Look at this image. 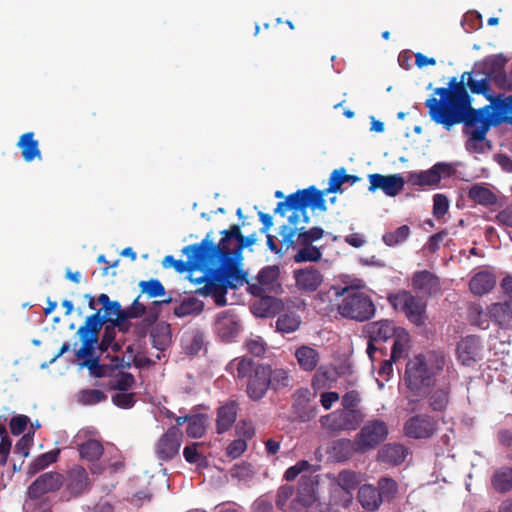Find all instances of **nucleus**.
Segmentation results:
<instances>
[{
	"label": "nucleus",
	"instance_id": "1",
	"mask_svg": "<svg viewBox=\"0 0 512 512\" xmlns=\"http://www.w3.org/2000/svg\"><path fill=\"white\" fill-rule=\"evenodd\" d=\"M182 253L186 261L167 255L162 260L163 268L189 273L190 282L198 286L197 294L210 296L218 306H224V236L214 244L208 233L200 243L185 246Z\"/></svg>",
	"mask_w": 512,
	"mask_h": 512
},
{
	"label": "nucleus",
	"instance_id": "2",
	"mask_svg": "<svg viewBox=\"0 0 512 512\" xmlns=\"http://www.w3.org/2000/svg\"><path fill=\"white\" fill-rule=\"evenodd\" d=\"M255 243V234L244 236L239 225H231L226 230V289H237L247 284V290L254 296L277 292L279 269L275 266L263 268L257 277V283H249V272L244 268L243 249Z\"/></svg>",
	"mask_w": 512,
	"mask_h": 512
},
{
	"label": "nucleus",
	"instance_id": "3",
	"mask_svg": "<svg viewBox=\"0 0 512 512\" xmlns=\"http://www.w3.org/2000/svg\"><path fill=\"white\" fill-rule=\"evenodd\" d=\"M329 193L330 192H326V189L319 191L310 187L289 195L285 201L277 204L276 212L284 215L288 211H291V214L288 216L289 226H284L281 232L285 242L292 243L296 231L303 228L298 227V225L308 222V216L306 213V208L308 206L313 210H326L324 197Z\"/></svg>",
	"mask_w": 512,
	"mask_h": 512
},
{
	"label": "nucleus",
	"instance_id": "4",
	"mask_svg": "<svg viewBox=\"0 0 512 512\" xmlns=\"http://www.w3.org/2000/svg\"><path fill=\"white\" fill-rule=\"evenodd\" d=\"M435 94L440 98H430L426 101L429 114L433 121L450 129L460 123L465 112L469 97L462 85H456L452 89L437 88Z\"/></svg>",
	"mask_w": 512,
	"mask_h": 512
},
{
	"label": "nucleus",
	"instance_id": "5",
	"mask_svg": "<svg viewBox=\"0 0 512 512\" xmlns=\"http://www.w3.org/2000/svg\"><path fill=\"white\" fill-rule=\"evenodd\" d=\"M445 358L439 352H427L410 359L406 365L405 382L414 396L427 394L435 376L443 370Z\"/></svg>",
	"mask_w": 512,
	"mask_h": 512
},
{
	"label": "nucleus",
	"instance_id": "6",
	"mask_svg": "<svg viewBox=\"0 0 512 512\" xmlns=\"http://www.w3.org/2000/svg\"><path fill=\"white\" fill-rule=\"evenodd\" d=\"M338 312L346 318L365 321L372 317L375 307L372 300L362 291L353 287L335 289Z\"/></svg>",
	"mask_w": 512,
	"mask_h": 512
},
{
	"label": "nucleus",
	"instance_id": "7",
	"mask_svg": "<svg viewBox=\"0 0 512 512\" xmlns=\"http://www.w3.org/2000/svg\"><path fill=\"white\" fill-rule=\"evenodd\" d=\"M292 495V487L282 486L277 494L278 507L290 512H307L308 508L318 499L313 482H301L296 496L288 503Z\"/></svg>",
	"mask_w": 512,
	"mask_h": 512
},
{
	"label": "nucleus",
	"instance_id": "8",
	"mask_svg": "<svg viewBox=\"0 0 512 512\" xmlns=\"http://www.w3.org/2000/svg\"><path fill=\"white\" fill-rule=\"evenodd\" d=\"M97 302L102 305V308L86 318L87 325L100 331L105 323H112L122 332L128 330L127 326L124 327V320H120L123 309L118 301H112L107 294L102 293L98 296Z\"/></svg>",
	"mask_w": 512,
	"mask_h": 512
},
{
	"label": "nucleus",
	"instance_id": "9",
	"mask_svg": "<svg viewBox=\"0 0 512 512\" xmlns=\"http://www.w3.org/2000/svg\"><path fill=\"white\" fill-rule=\"evenodd\" d=\"M395 310L403 312L415 325H423L426 320V303L410 292L401 291L388 297Z\"/></svg>",
	"mask_w": 512,
	"mask_h": 512
},
{
	"label": "nucleus",
	"instance_id": "10",
	"mask_svg": "<svg viewBox=\"0 0 512 512\" xmlns=\"http://www.w3.org/2000/svg\"><path fill=\"white\" fill-rule=\"evenodd\" d=\"M388 435V428L381 420H372L367 422L357 435L355 440V450L364 452L366 450L375 448Z\"/></svg>",
	"mask_w": 512,
	"mask_h": 512
},
{
	"label": "nucleus",
	"instance_id": "11",
	"mask_svg": "<svg viewBox=\"0 0 512 512\" xmlns=\"http://www.w3.org/2000/svg\"><path fill=\"white\" fill-rule=\"evenodd\" d=\"M501 287L506 295L504 303H494L488 306L490 319L502 327L512 325V276L502 280Z\"/></svg>",
	"mask_w": 512,
	"mask_h": 512
},
{
	"label": "nucleus",
	"instance_id": "12",
	"mask_svg": "<svg viewBox=\"0 0 512 512\" xmlns=\"http://www.w3.org/2000/svg\"><path fill=\"white\" fill-rule=\"evenodd\" d=\"M455 173V167L446 162H438L430 169L420 172H410L408 181L413 185L435 186L442 178L450 177Z\"/></svg>",
	"mask_w": 512,
	"mask_h": 512
},
{
	"label": "nucleus",
	"instance_id": "13",
	"mask_svg": "<svg viewBox=\"0 0 512 512\" xmlns=\"http://www.w3.org/2000/svg\"><path fill=\"white\" fill-rule=\"evenodd\" d=\"M401 328L389 320H380L367 324L364 331L369 338L367 347L369 357L372 359L373 353L377 350L375 343L386 342L388 339L393 338Z\"/></svg>",
	"mask_w": 512,
	"mask_h": 512
},
{
	"label": "nucleus",
	"instance_id": "14",
	"mask_svg": "<svg viewBox=\"0 0 512 512\" xmlns=\"http://www.w3.org/2000/svg\"><path fill=\"white\" fill-rule=\"evenodd\" d=\"M64 482V477L61 473L50 471L41 474L36 478L28 487V497L30 499H39L43 495L58 491Z\"/></svg>",
	"mask_w": 512,
	"mask_h": 512
},
{
	"label": "nucleus",
	"instance_id": "15",
	"mask_svg": "<svg viewBox=\"0 0 512 512\" xmlns=\"http://www.w3.org/2000/svg\"><path fill=\"white\" fill-rule=\"evenodd\" d=\"M182 432L178 427H170L156 444V455L162 461H169L179 453Z\"/></svg>",
	"mask_w": 512,
	"mask_h": 512
},
{
	"label": "nucleus",
	"instance_id": "16",
	"mask_svg": "<svg viewBox=\"0 0 512 512\" xmlns=\"http://www.w3.org/2000/svg\"><path fill=\"white\" fill-rule=\"evenodd\" d=\"M370 192L382 190L387 196L394 197L398 195L405 185V180L400 174L382 175L370 174L368 175Z\"/></svg>",
	"mask_w": 512,
	"mask_h": 512
},
{
	"label": "nucleus",
	"instance_id": "17",
	"mask_svg": "<svg viewBox=\"0 0 512 512\" xmlns=\"http://www.w3.org/2000/svg\"><path fill=\"white\" fill-rule=\"evenodd\" d=\"M485 108L486 121L493 125L506 122L512 124V96L496 98L491 105Z\"/></svg>",
	"mask_w": 512,
	"mask_h": 512
},
{
	"label": "nucleus",
	"instance_id": "18",
	"mask_svg": "<svg viewBox=\"0 0 512 512\" xmlns=\"http://www.w3.org/2000/svg\"><path fill=\"white\" fill-rule=\"evenodd\" d=\"M269 365H258L250 375L247 384V393L253 400H259L266 394L269 383Z\"/></svg>",
	"mask_w": 512,
	"mask_h": 512
},
{
	"label": "nucleus",
	"instance_id": "19",
	"mask_svg": "<svg viewBox=\"0 0 512 512\" xmlns=\"http://www.w3.org/2000/svg\"><path fill=\"white\" fill-rule=\"evenodd\" d=\"M404 430L409 437L428 438L434 434L436 423L429 417L415 416L405 423Z\"/></svg>",
	"mask_w": 512,
	"mask_h": 512
},
{
	"label": "nucleus",
	"instance_id": "20",
	"mask_svg": "<svg viewBox=\"0 0 512 512\" xmlns=\"http://www.w3.org/2000/svg\"><path fill=\"white\" fill-rule=\"evenodd\" d=\"M99 330H95L90 325L84 322L78 329V335L80 336L82 346L75 352V356L78 359H87L94 357L95 345L98 342Z\"/></svg>",
	"mask_w": 512,
	"mask_h": 512
},
{
	"label": "nucleus",
	"instance_id": "21",
	"mask_svg": "<svg viewBox=\"0 0 512 512\" xmlns=\"http://www.w3.org/2000/svg\"><path fill=\"white\" fill-rule=\"evenodd\" d=\"M481 349L479 338L468 336L461 340L457 346L458 359L463 365L469 366L479 359Z\"/></svg>",
	"mask_w": 512,
	"mask_h": 512
},
{
	"label": "nucleus",
	"instance_id": "22",
	"mask_svg": "<svg viewBox=\"0 0 512 512\" xmlns=\"http://www.w3.org/2000/svg\"><path fill=\"white\" fill-rule=\"evenodd\" d=\"M296 285L300 290L313 292L323 281L322 274L313 267H307L294 272Z\"/></svg>",
	"mask_w": 512,
	"mask_h": 512
},
{
	"label": "nucleus",
	"instance_id": "23",
	"mask_svg": "<svg viewBox=\"0 0 512 512\" xmlns=\"http://www.w3.org/2000/svg\"><path fill=\"white\" fill-rule=\"evenodd\" d=\"M355 417L354 411H336L321 418L323 427L329 430L338 431L353 429L351 420Z\"/></svg>",
	"mask_w": 512,
	"mask_h": 512
},
{
	"label": "nucleus",
	"instance_id": "24",
	"mask_svg": "<svg viewBox=\"0 0 512 512\" xmlns=\"http://www.w3.org/2000/svg\"><path fill=\"white\" fill-rule=\"evenodd\" d=\"M259 297L260 299L251 305V312L256 317H273L282 310L283 304L279 299L264 295Z\"/></svg>",
	"mask_w": 512,
	"mask_h": 512
},
{
	"label": "nucleus",
	"instance_id": "25",
	"mask_svg": "<svg viewBox=\"0 0 512 512\" xmlns=\"http://www.w3.org/2000/svg\"><path fill=\"white\" fill-rule=\"evenodd\" d=\"M17 147L21 150L22 158L26 162H32L35 159H42L39 142L35 139L34 132L22 134L17 142Z\"/></svg>",
	"mask_w": 512,
	"mask_h": 512
},
{
	"label": "nucleus",
	"instance_id": "26",
	"mask_svg": "<svg viewBox=\"0 0 512 512\" xmlns=\"http://www.w3.org/2000/svg\"><path fill=\"white\" fill-rule=\"evenodd\" d=\"M496 285V276L488 270L477 272L470 280L469 287L473 294L484 295Z\"/></svg>",
	"mask_w": 512,
	"mask_h": 512
},
{
	"label": "nucleus",
	"instance_id": "27",
	"mask_svg": "<svg viewBox=\"0 0 512 512\" xmlns=\"http://www.w3.org/2000/svg\"><path fill=\"white\" fill-rule=\"evenodd\" d=\"M413 288L423 294L432 295L439 288V279L429 271H418L412 278Z\"/></svg>",
	"mask_w": 512,
	"mask_h": 512
},
{
	"label": "nucleus",
	"instance_id": "28",
	"mask_svg": "<svg viewBox=\"0 0 512 512\" xmlns=\"http://www.w3.org/2000/svg\"><path fill=\"white\" fill-rule=\"evenodd\" d=\"M468 197L476 204L490 207L498 202L496 193L485 184H474L468 190Z\"/></svg>",
	"mask_w": 512,
	"mask_h": 512
},
{
	"label": "nucleus",
	"instance_id": "29",
	"mask_svg": "<svg viewBox=\"0 0 512 512\" xmlns=\"http://www.w3.org/2000/svg\"><path fill=\"white\" fill-rule=\"evenodd\" d=\"M88 484V473L81 466H75L68 472L67 487L74 495H79L86 489Z\"/></svg>",
	"mask_w": 512,
	"mask_h": 512
},
{
	"label": "nucleus",
	"instance_id": "30",
	"mask_svg": "<svg viewBox=\"0 0 512 512\" xmlns=\"http://www.w3.org/2000/svg\"><path fill=\"white\" fill-rule=\"evenodd\" d=\"M295 357L299 366L304 371L314 370L319 362L318 352L314 348L306 345H302L296 349Z\"/></svg>",
	"mask_w": 512,
	"mask_h": 512
},
{
	"label": "nucleus",
	"instance_id": "31",
	"mask_svg": "<svg viewBox=\"0 0 512 512\" xmlns=\"http://www.w3.org/2000/svg\"><path fill=\"white\" fill-rule=\"evenodd\" d=\"M80 458L88 462H95L103 455L104 448L100 441L89 439L77 445Z\"/></svg>",
	"mask_w": 512,
	"mask_h": 512
},
{
	"label": "nucleus",
	"instance_id": "32",
	"mask_svg": "<svg viewBox=\"0 0 512 512\" xmlns=\"http://www.w3.org/2000/svg\"><path fill=\"white\" fill-rule=\"evenodd\" d=\"M393 339L394 343L391 351V360L396 362L407 356L410 348V335L404 328H401Z\"/></svg>",
	"mask_w": 512,
	"mask_h": 512
},
{
	"label": "nucleus",
	"instance_id": "33",
	"mask_svg": "<svg viewBox=\"0 0 512 512\" xmlns=\"http://www.w3.org/2000/svg\"><path fill=\"white\" fill-rule=\"evenodd\" d=\"M204 310V303L195 297L185 298L179 305L173 309L176 317L197 316Z\"/></svg>",
	"mask_w": 512,
	"mask_h": 512
},
{
	"label": "nucleus",
	"instance_id": "34",
	"mask_svg": "<svg viewBox=\"0 0 512 512\" xmlns=\"http://www.w3.org/2000/svg\"><path fill=\"white\" fill-rule=\"evenodd\" d=\"M60 455V449L45 452L36 457V459L28 466L27 474L33 476L36 473L44 470L49 465L57 462Z\"/></svg>",
	"mask_w": 512,
	"mask_h": 512
},
{
	"label": "nucleus",
	"instance_id": "35",
	"mask_svg": "<svg viewBox=\"0 0 512 512\" xmlns=\"http://www.w3.org/2000/svg\"><path fill=\"white\" fill-rule=\"evenodd\" d=\"M358 181L359 177L347 174L344 168L336 169L330 175L329 186L326 188V192L341 193L343 191L341 186L344 183L350 182L354 184Z\"/></svg>",
	"mask_w": 512,
	"mask_h": 512
},
{
	"label": "nucleus",
	"instance_id": "36",
	"mask_svg": "<svg viewBox=\"0 0 512 512\" xmlns=\"http://www.w3.org/2000/svg\"><path fill=\"white\" fill-rule=\"evenodd\" d=\"M359 502L368 510H375L381 503V494L372 485H363L359 489Z\"/></svg>",
	"mask_w": 512,
	"mask_h": 512
},
{
	"label": "nucleus",
	"instance_id": "37",
	"mask_svg": "<svg viewBox=\"0 0 512 512\" xmlns=\"http://www.w3.org/2000/svg\"><path fill=\"white\" fill-rule=\"evenodd\" d=\"M406 449L400 444H388L379 452V458L383 462L400 464L404 461Z\"/></svg>",
	"mask_w": 512,
	"mask_h": 512
},
{
	"label": "nucleus",
	"instance_id": "38",
	"mask_svg": "<svg viewBox=\"0 0 512 512\" xmlns=\"http://www.w3.org/2000/svg\"><path fill=\"white\" fill-rule=\"evenodd\" d=\"M297 253L294 255L296 263L302 262H317L321 259L322 253L320 248L309 244H299Z\"/></svg>",
	"mask_w": 512,
	"mask_h": 512
},
{
	"label": "nucleus",
	"instance_id": "39",
	"mask_svg": "<svg viewBox=\"0 0 512 512\" xmlns=\"http://www.w3.org/2000/svg\"><path fill=\"white\" fill-rule=\"evenodd\" d=\"M301 318L296 313H285L278 317L276 321L277 331L281 333H293L299 329Z\"/></svg>",
	"mask_w": 512,
	"mask_h": 512
},
{
	"label": "nucleus",
	"instance_id": "40",
	"mask_svg": "<svg viewBox=\"0 0 512 512\" xmlns=\"http://www.w3.org/2000/svg\"><path fill=\"white\" fill-rule=\"evenodd\" d=\"M505 58L502 55H492L482 62V71L486 77H498L505 65Z\"/></svg>",
	"mask_w": 512,
	"mask_h": 512
},
{
	"label": "nucleus",
	"instance_id": "41",
	"mask_svg": "<svg viewBox=\"0 0 512 512\" xmlns=\"http://www.w3.org/2000/svg\"><path fill=\"white\" fill-rule=\"evenodd\" d=\"M492 485L499 492H506L512 488V468H501L492 477Z\"/></svg>",
	"mask_w": 512,
	"mask_h": 512
},
{
	"label": "nucleus",
	"instance_id": "42",
	"mask_svg": "<svg viewBox=\"0 0 512 512\" xmlns=\"http://www.w3.org/2000/svg\"><path fill=\"white\" fill-rule=\"evenodd\" d=\"M269 383L273 389L277 390L289 386L291 382L288 370L280 367L272 368L269 366Z\"/></svg>",
	"mask_w": 512,
	"mask_h": 512
},
{
	"label": "nucleus",
	"instance_id": "43",
	"mask_svg": "<svg viewBox=\"0 0 512 512\" xmlns=\"http://www.w3.org/2000/svg\"><path fill=\"white\" fill-rule=\"evenodd\" d=\"M104 332L102 335V339L99 343V349L102 352L107 351L109 348H111L114 352H117L121 349L120 344L115 342L116 337V331L115 328L117 326H114L112 323H105Z\"/></svg>",
	"mask_w": 512,
	"mask_h": 512
},
{
	"label": "nucleus",
	"instance_id": "44",
	"mask_svg": "<svg viewBox=\"0 0 512 512\" xmlns=\"http://www.w3.org/2000/svg\"><path fill=\"white\" fill-rule=\"evenodd\" d=\"M359 482L360 479L355 472L345 470L340 472L337 477L334 478V482L332 484L353 493Z\"/></svg>",
	"mask_w": 512,
	"mask_h": 512
},
{
	"label": "nucleus",
	"instance_id": "45",
	"mask_svg": "<svg viewBox=\"0 0 512 512\" xmlns=\"http://www.w3.org/2000/svg\"><path fill=\"white\" fill-rule=\"evenodd\" d=\"M206 431V417L202 414L189 417L186 434L191 438H201Z\"/></svg>",
	"mask_w": 512,
	"mask_h": 512
},
{
	"label": "nucleus",
	"instance_id": "46",
	"mask_svg": "<svg viewBox=\"0 0 512 512\" xmlns=\"http://www.w3.org/2000/svg\"><path fill=\"white\" fill-rule=\"evenodd\" d=\"M410 235V228L407 225H402L394 231L386 232L382 236L383 242L387 246H396L403 243Z\"/></svg>",
	"mask_w": 512,
	"mask_h": 512
},
{
	"label": "nucleus",
	"instance_id": "47",
	"mask_svg": "<svg viewBox=\"0 0 512 512\" xmlns=\"http://www.w3.org/2000/svg\"><path fill=\"white\" fill-rule=\"evenodd\" d=\"M78 401L83 405H95L107 399V395L97 389H83L77 394Z\"/></svg>",
	"mask_w": 512,
	"mask_h": 512
},
{
	"label": "nucleus",
	"instance_id": "48",
	"mask_svg": "<svg viewBox=\"0 0 512 512\" xmlns=\"http://www.w3.org/2000/svg\"><path fill=\"white\" fill-rule=\"evenodd\" d=\"M141 293L146 294L149 298H156L165 295V288L160 280L150 279L139 283Z\"/></svg>",
	"mask_w": 512,
	"mask_h": 512
},
{
	"label": "nucleus",
	"instance_id": "49",
	"mask_svg": "<svg viewBox=\"0 0 512 512\" xmlns=\"http://www.w3.org/2000/svg\"><path fill=\"white\" fill-rule=\"evenodd\" d=\"M469 318L474 325L482 329H487L491 320L488 308L483 310L479 305H472L470 307Z\"/></svg>",
	"mask_w": 512,
	"mask_h": 512
},
{
	"label": "nucleus",
	"instance_id": "50",
	"mask_svg": "<svg viewBox=\"0 0 512 512\" xmlns=\"http://www.w3.org/2000/svg\"><path fill=\"white\" fill-rule=\"evenodd\" d=\"M486 113L485 108H483L479 113V120L481 121V126L471 128L468 131L469 138H471V143L473 144L475 141L483 142L486 136V133L492 123H488L485 119Z\"/></svg>",
	"mask_w": 512,
	"mask_h": 512
},
{
	"label": "nucleus",
	"instance_id": "51",
	"mask_svg": "<svg viewBox=\"0 0 512 512\" xmlns=\"http://www.w3.org/2000/svg\"><path fill=\"white\" fill-rule=\"evenodd\" d=\"M301 224L298 225V227ZM304 227L298 231H296L295 236L297 235V241L298 244H309L313 243L314 241H317L323 237L324 231L322 228L319 227H313L308 231L302 232Z\"/></svg>",
	"mask_w": 512,
	"mask_h": 512
},
{
	"label": "nucleus",
	"instance_id": "52",
	"mask_svg": "<svg viewBox=\"0 0 512 512\" xmlns=\"http://www.w3.org/2000/svg\"><path fill=\"white\" fill-rule=\"evenodd\" d=\"M140 295L132 302V304L123 309V314L120 316V320H124V323L129 319H135L142 317L146 312V307L139 301Z\"/></svg>",
	"mask_w": 512,
	"mask_h": 512
},
{
	"label": "nucleus",
	"instance_id": "53",
	"mask_svg": "<svg viewBox=\"0 0 512 512\" xmlns=\"http://www.w3.org/2000/svg\"><path fill=\"white\" fill-rule=\"evenodd\" d=\"M81 366L86 367L90 374L97 378L106 376L108 371V367L106 365L100 364L98 356L83 360Z\"/></svg>",
	"mask_w": 512,
	"mask_h": 512
},
{
	"label": "nucleus",
	"instance_id": "54",
	"mask_svg": "<svg viewBox=\"0 0 512 512\" xmlns=\"http://www.w3.org/2000/svg\"><path fill=\"white\" fill-rule=\"evenodd\" d=\"M134 384H135V378L131 373L119 372L116 375L111 387L114 390L128 391L129 389H131L133 387Z\"/></svg>",
	"mask_w": 512,
	"mask_h": 512
},
{
	"label": "nucleus",
	"instance_id": "55",
	"mask_svg": "<svg viewBox=\"0 0 512 512\" xmlns=\"http://www.w3.org/2000/svg\"><path fill=\"white\" fill-rule=\"evenodd\" d=\"M198 446V443H192L185 446L183 450V456L188 463L200 466L205 462V457L198 452Z\"/></svg>",
	"mask_w": 512,
	"mask_h": 512
},
{
	"label": "nucleus",
	"instance_id": "56",
	"mask_svg": "<svg viewBox=\"0 0 512 512\" xmlns=\"http://www.w3.org/2000/svg\"><path fill=\"white\" fill-rule=\"evenodd\" d=\"M252 474V468L247 463L236 464L230 470L231 478L238 482L248 480L252 476Z\"/></svg>",
	"mask_w": 512,
	"mask_h": 512
},
{
	"label": "nucleus",
	"instance_id": "57",
	"mask_svg": "<svg viewBox=\"0 0 512 512\" xmlns=\"http://www.w3.org/2000/svg\"><path fill=\"white\" fill-rule=\"evenodd\" d=\"M449 209V200L444 194H435L433 197V215L437 219L443 217Z\"/></svg>",
	"mask_w": 512,
	"mask_h": 512
},
{
	"label": "nucleus",
	"instance_id": "58",
	"mask_svg": "<svg viewBox=\"0 0 512 512\" xmlns=\"http://www.w3.org/2000/svg\"><path fill=\"white\" fill-rule=\"evenodd\" d=\"M429 403L433 410H443L448 403V392L445 389L434 390Z\"/></svg>",
	"mask_w": 512,
	"mask_h": 512
},
{
	"label": "nucleus",
	"instance_id": "59",
	"mask_svg": "<svg viewBox=\"0 0 512 512\" xmlns=\"http://www.w3.org/2000/svg\"><path fill=\"white\" fill-rule=\"evenodd\" d=\"M232 369L236 370V376L238 378H245L249 376L253 369V362L250 359L242 358L234 360L231 363Z\"/></svg>",
	"mask_w": 512,
	"mask_h": 512
},
{
	"label": "nucleus",
	"instance_id": "60",
	"mask_svg": "<svg viewBox=\"0 0 512 512\" xmlns=\"http://www.w3.org/2000/svg\"><path fill=\"white\" fill-rule=\"evenodd\" d=\"M246 349L254 356H262L266 352V343L260 336H251L246 340Z\"/></svg>",
	"mask_w": 512,
	"mask_h": 512
},
{
	"label": "nucleus",
	"instance_id": "61",
	"mask_svg": "<svg viewBox=\"0 0 512 512\" xmlns=\"http://www.w3.org/2000/svg\"><path fill=\"white\" fill-rule=\"evenodd\" d=\"M112 402L119 408L129 409L135 404V393H116L112 396Z\"/></svg>",
	"mask_w": 512,
	"mask_h": 512
},
{
	"label": "nucleus",
	"instance_id": "62",
	"mask_svg": "<svg viewBox=\"0 0 512 512\" xmlns=\"http://www.w3.org/2000/svg\"><path fill=\"white\" fill-rule=\"evenodd\" d=\"M30 419L26 415H17L11 418L9 426L13 435H20L26 429Z\"/></svg>",
	"mask_w": 512,
	"mask_h": 512
},
{
	"label": "nucleus",
	"instance_id": "63",
	"mask_svg": "<svg viewBox=\"0 0 512 512\" xmlns=\"http://www.w3.org/2000/svg\"><path fill=\"white\" fill-rule=\"evenodd\" d=\"M247 449V442L244 438H237L233 440L226 447V454L232 458L239 457Z\"/></svg>",
	"mask_w": 512,
	"mask_h": 512
},
{
	"label": "nucleus",
	"instance_id": "64",
	"mask_svg": "<svg viewBox=\"0 0 512 512\" xmlns=\"http://www.w3.org/2000/svg\"><path fill=\"white\" fill-rule=\"evenodd\" d=\"M310 468V463L306 460L299 461L294 466L288 468L285 472V479L288 481L294 480L300 473Z\"/></svg>",
	"mask_w": 512,
	"mask_h": 512
}]
</instances>
